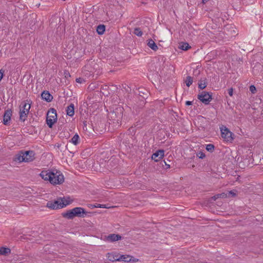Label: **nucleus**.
I'll return each mask as SVG.
<instances>
[{
	"label": "nucleus",
	"instance_id": "1",
	"mask_svg": "<svg viewBox=\"0 0 263 263\" xmlns=\"http://www.w3.org/2000/svg\"><path fill=\"white\" fill-rule=\"evenodd\" d=\"M40 176L45 181H49L53 185L61 184L64 181V177L63 174L56 170L54 171L48 170L47 171H42Z\"/></svg>",
	"mask_w": 263,
	"mask_h": 263
},
{
	"label": "nucleus",
	"instance_id": "2",
	"mask_svg": "<svg viewBox=\"0 0 263 263\" xmlns=\"http://www.w3.org/2000/svg\"><path fill=\"white\" fill-rule=\"evenodd\" d=\"M92 212H88L82 207H75L71 210H67L65 212L62 213L63 217L67 219H73L75 217L80 218H85L86 217H90Z\"/></svg>",
	"mask_w": 263,
	"mask_h": 263
},
{
	"label": "nucleus",
	"instance_id": "3",
	"mask_svg": "<svg viewBox=\"0 0 263 263\" xmlns=\"http://www.w3.org/2000/svg\"><path fill=\"white\" fill-rule=\"evenodd\" d=\"M123 111V107H119L109 114V124L111 125L114 128H118L121 126Z\"/></svg>",
	"mask_w": 263,
	"mask_h": 263
},
{
	"label": "nucleus",
	"instance_id": "4",
	"mask_svg": "<svg viewBox=\"0 0 263 263\" xmlns=\"http://www.w3.org/2000/svg\"><path fill=\"white\" fill-rule=\"evenodd\" d=\"M35 155L33 151L22 150L15 156L14 160L18 162H30L35 159Z\"/></svg>",
	"mask_w": 263,
	"mask_h": 263
},
{
	"label": "nucleus",
	"instance_id": "5",
	"mask_svg": "<svg viewBox=\"0 0 263 263\" xmlns=\"http://www.w3.org/2000/svg\"><path fill=\"white\" fill-rule=\"evenodd\" d=\"M31 101L28 100L22 102L19 112L20 120L21 121L24 122L26 120L31 108Z\"/></svg>",
	"mask_w": 263,
	"mask_h": 263
},
{
	"label": "nucleus",
	"instance_id": "6",
	"mask_svg": "<svg viewBox=\"0 0 263 263\" xmlns=\"http://www.w3.org/2000/svg\"><path fill=\"white\" fill-rule=\"evenodd\" d=\"M69 204V202L66 201L65 203L63 201L61 197H59L57 200L49 201L46 204V206L52 210L60 209Z\"/></svg>",
	"mask_w": 263,
	"mask_h": 263
},
{
	"label": "nucleus",
	"instance_id": "7",
	"mask_svg": "<svg viewBox=\"0 0 263 263\" xmlns=\"http://www.w3.org/2000/svg\"><path fill=\"white\" fill-rule=\"evenodd\" d=\"M57 121V111L54 108H50L47 114L46 124L49 128H52Z\"/></svg>",
	"mask_w": 263,
	"mask_h": 263
},
{
	"label": "nucleus",
	"instance_id": "8",
	"mask_svg": "<svg viewBox=\"0 0 263 263\" xmlns=\"http://www.w3.org/2000/svg\"><path fill=\"white\" fill-rule=\"evenodd\" d=\"M212 96L213 93L212 92L202 91L197 95V98L204 105H208L213 99Z\"/></svg>",
	"mask_w": 263,
	"mask_h": 263
},
{
	"label": "nucleus",
	"instance_id": "9",
	"mask_svg": "<svg viewBox=\"0 0 263 263\" xmlns=\"http://www.w3.org/2000/svg\"><path fill=\"white\" fill-rule=\"evenodd\" d=\"M133 257L131 256L130 255H121L119 257H118V255L115 256L114 257V259H110V261H122L124 262H136V259H133ZM138 260V259H137Z\"/></svg>",
	"mask_w": 263,
	"mask_h": 263
},
{
	"label": "nucleus",
	"instance_id": "10",
	"mask_svg": "<svg viewBox=\"0 0 263 263\" xmlns=\"http://www.w3.org/2000/svg\"><path fill=\"white\" fill-rule=\"evenodd\" d=\"M221 137L227 142H231L234 140V134L226 127L224 129L221 130Z\"/></svg>",
	"mask_w": 263,
	"mask_h": 263
},
{
	"label": "nucleus",
	"instance_id": "11",
	"mask_svg": "<svg viewBox=\"0 0 263 263\" xmlns=\"http://www.w3.org/2000/svg\"><path fill=\"white\" fill-rule=\"evenodd\" d=\"M12 110L11 109H8L5 111L3 115V123L5 125H9L10 123L11 118L12 116Z\"/></svg>",
	"mask_w": 263,
	"mask_h": 263
},
{
	"label": "nucleus",
	"instance_id": "12",
	"mask_svg": "<svg viewBox=\"0 0 263 263\" xmlns=\"http://www.w3.org/2000/svg\"><path fill=\"white\" fill-rule=\"evenodd\" d=\"M164 152L165 151L163 149H158L153 153L151 156V159L155 162H158L164 157Z\"/></svg>",
	"mask_w": 263,
	"mask_h": 263
},
{
	"label": "nucleus",
	"instance_id": "13",
	"mask_svg": "<svg viewBox=\"0 0 263 263\" xmlns=\"http://www.w3.org/2000/svg\"><path fill=\"white\" fill-rule=\"evenodd\" d=\"M122 239V236L118 234H111L105 236V240L108 242H112Z\"/></svg>",
	"mask_w": 263,
	"mask_h": 263
},
{
	"label": "nucleus",
	"instance_id": "14",
	"mask_svg": "<svg viewBox=\"0 0 263 263\" xmlns=\"http://www.w3.org/2000/svg\"><path fill=\"white\" fill-rule=\"evenodd\" d=\"M41 96L42 100L48 103L51 102L53 99V96L47 90L42 91Z\"/></svg>",
	"mask_w": 263,
	"mask_h": 263
},
{
	"label": "nucleus",
	"instance_id": "15",
	"mask_svg": "<svg viewBox=\"0 0 263 263\" xmlns=\"http://www.w3.org/2000/svg\"><path fill=\"white\" fill-rule=\"evenodd\" d=\"M118 142L124 144L126 146L128 145L129 144L128 140H127V135L124 134H120L119 136L118 137Z\"/></svg>",
	"mask_w": 263,
	"mask_h": 263
},
{
	"label": "nucleus",
	"instance_id": "16",
	"mask_svg": "<svg viewBox=\"0 0 263 263\" xmlns=\"http://www.w3.org/2000/svg\"><path fill=\"white\" fill-rule=\"evenodd\" d=\"M173 164V162L167 159L166 160H163L160 162V164L161 165L162 168L164 170H167L171 168V165Z\"/></svg>",
	"mask_w": 263,
	"mask_h": 263
},
{
	"label": "nucleus",
	"instance_id": "17",
	"mask_svg": "<svg viewBox=\"0 0 263 263\" xmlns=\"http://www.w3.org/2000/svg\"><path fill=\"white\" fill-rule=\"evenodd\" d=\"M66 114L69 117H73L74 114V105L73 103L69 105L66 109Z\"/></svg>",
	"mask_w": 263,
	"mask_h": 263
},
{
	"label": "nucleus",
	"instance_id": "18",
	"mask_svg": "<svg viewBox=\"0 0 263 263\" xmlns=\"http://www.w3.org/2000/svg\"><path fill=\"white\" fill-rule=\"evenodd\" d=\"M118 163V159L115 157H111L107 162V165L111 169L112 167H116Z\"/></svg>",
	"mask_w": 263,
	"mask_h": 263
},
{
	"label": "nucleus",
	"instance_id": "19",
	"mask_svg": "<svg viewBox=\"0 0 263 263\" xmlns=\"http://www.w3.org/2000/svg\"><path fill=\"white\" fill-rule=\"evenodd\" d=\"M208 82L206 78H201L198 83V88L201 90L204 89L207 86Z\"/></svg>",
	"mask_w": 263,
	"mask_h": 263
},
{
	"label": "nucleus",
	"instance_id": "20",
	"mask_svg": "<svg viewBox=\"0 0 263 263\" xmlns=\"http://www.w3.org/2000/svg\"><path fill=\"white\" fill-rule=\"evenodd\" d=\"M11 253V249L6 247H2L0 248V255L8 256Z\"/></svg>",
	"mask_w": 263,
	"mask_h": 263
},
{
	"label": "nucleus",
	"instance_id": "21",
	"mask_svg": "<svg viewBox=\"0 0 263 263\" xmlns=\"http://www.w3.org/2000/svg\"><path fill=\"white\" fill-rule=\"evenodd\" d=\"M148 42H147V46L151 48L154 51H156L158 49V47L157 45V44L155 43V42L151 39H148V40L147 41Z\"/></svg>",
	"mask_w": 263,
	"mask_h": 263
},
{
	"label": "nucleus",
	"instance_id": "22",
	"mask_svg": "<svg viewBox=\"0 0 263 263\" xmlns=\"http://www.w3.org/2000/svg\"><path fill=\"white\" fill-rule=\"evenodd\" d=\"M106 27L103 24H100L97 26L96 28L97 32L99 35H102L105 31Z\"/></svg>",
	"mask_w": 263,
	"mask_h": 263
},
{
	"label": "nucleus",
	"instance_id": "23",
	"mask_svg": "<svg viewBox=\"0 0 263 263\" xmlns=\"http://www.w3.org/2000/svg\"><path fill=\"white\" fill-rule=\"evenodd\" d=\"M69 142L73 144L74 145H77L80 143V137L79 135L76 133L73 137L69 140Z\"/></svg>",
	"mask_w": 263,
	"mask_h": 263
},
{
	"label": "nucleus",
	"instance_id": "24",
	"mask_svg": "<svg viewBox=\"0 0 263 263\" xmlns=\"http://www.w3.org/2000/svg\"><path fill=\"white\" fill-rule=\"evenodd\" d=\"M179 48L184 51H187L191 48V46L187 42H181Z\"/></svg>",
	"mask_w": 263,
	"mask_h": 263
},
{
	"label": "nucleus",
	"instance_id": "25",
	"mask_svg": "<svg viewBox=\"0 0 263 263\" xmlns=\"http://www.w3.org/2000/svg\"><path fill=\"white\" fill-rule=\"evenodd\" d=\"M205 149L208 152L212 153L215 149V146L213 144H208L206 145Z\"/></svg>",
	"mask_w": 263,
	"mask_h": 263
},
{
	"label": "nucleus",
	"instance_id": "26",
	"mask_svg": "<svg viewBox=\"0 0 263 263\" xmlns=\"http://www.w3.org/2000/svg\"><path fill=\"white\" fill-rule=\"evenodd\" d=\"M185 83L187 87H190L193 83V78L191 76H187Z\"/></svg>",
	"mask_w": 263,
	"mask_h": 263
},
{
	"label": "nucleus",
	"instance_id": "27",
	"mask_svg": "<svg viewBox=\"0 0 263 263\" xmlns=\"http://www.w3.org/2000/svg\"><path fill=\"white\" fill-rule=\"evenodd\" d=\"M134 33L138 36H141L143 34V32L140 28L137 27L135 28Z\"/></svg>",
	"mask_w": 263,
	"mask_h": 263
},
{
	"label": "nucleus",
	"instance_id": "28",
	"mask_svg": "<svg viewBox=\"0 0 263 263\" xmlns=\"http://www.w3.org/2000/svg\"><path fill=\"white\" fill-rule=\"evenodd\" d=\"M251 161V163H253V159L251 157H249V158H246L243 160V162L247 164V165H249L250 164V161Z\"/></svg>",
	"mask_w": 263,
	"mask_h": 263
},
{
	"label": "nucleus",
	"instance_id": "29",
	"mask_svg": "<svg viewBox=\"0 0 263 263\" xmlns=\"http://www.w3.org/2000/svg\"><path fill=\"white\" fill-rule=\"evenodd\" d=\"M196 156L199 158V159H203L205 157V154L201 152V151H200L198 153H197L196 154Z\"/></svg>",
	"mask_w": 263,
	"mask_h": 263
},
{
	"label": "nucleus",
	"instance_id": "30",
	"mask_svg": "<svg viewBox=\"0 0 263 263\" xmlns=\"http://www.w3.org/2000/svg\"><path fill=\"white\" fill-rule=\"evenodd\" d=\"M99 203H95V204H87V206L90 209L94 208H99Z\"/></svg>",
	"mask_w": 263,
	"mask_h": 263
},
{
	"label": "nucleus",
	"instance_id": "31",
	"mask_svg": "<svg viewBox=\"0 0 263 263\" xmlns=\"http://www.w3.org/2000/svg\"><path fill=\"white\" fill-rule=\"evenodd\" d=\"M249 90L252 93H256V87L253 85H251L250 87H249Z\"/></svg>",
	"mask_w": 263,
	"mask_h": 263
},
{
	"label": "nucleus",
	"instance_id": "32",
	"mask_svg": "<svg viewBox=\"0 0 263 263\" xmlns=\"http://www.w3.org/2000/svg\"><path fill=\"white\" fill-rule=\"evenodd\" d=\"M227 194L229 197L231 196L232 197H234L236 196V194L234 191H229Z\"/></svg>",
	"mask_w": 263,
	"mask_h": 263
},
{
	"label": "nucleus",
	"instance_id": "33",
	"mask_svg": "<svg viewBox=\"0 0 263 263\" xmlns=\"http://www.w3.org/2000/svg\"><path fill=\"white\" fill-rule=\"evenodd\" d=\"M217 196H219V198H224L228 197V194L227 193H222L221 194H218Z\"/></svg>",
	"mask_w": 263,
	"mask_h": 263
},
{
	"label": "nucleus",
	"instance_id": "34",
	"mask_svg": "<svg viewBox=\"0 0 263 263\" xmlns=\"http://www.w3.org/2000/svg\"><path fill=\"white\" fill-rule=\"evenodd\" d=\"M76 81L79 83H82L85 82V80L82 78H78L76 79Z\"/></svg>",
	"mask_w": 263,
	"mask_h": 263
},
{
	"label": "nucleus",
	"instance_id": "35",
	"mask_svg": "<svg viewBox=\"0 0 263 263\" xmlns=\"http://www.w3.org/2000/svg\"><path fill=\"white\" fill-rule=\"evenodd\" d=\"M99 208H105V209H108L110 208V206H108L107 204H99Z\"/></svg>",
	"mask_w": 263,
	"mask_h": 263
},
{
	"label": "nucleus",
	"instance_id": "36",
	"mask_svg": "<svg viewBox=\"0 0 263 263\" xmlns=\"http://www.w3.org/2000/svg\"><path fill=\"white\" fill-rule=\"evenodd\" d=\"M4 76V71L3 69L0 70V82L3 78Z\"/></svg>",
	"mask_w": 263,
	"mask_h": 263
},
{
	"label": "nucleus",
	"instance_id": "37",
	"mask_svg": "<svg viewBox=\"0 0 263 263\" xmlns=\"http://www.w3.org/2000/svg\"><path fill=\"white\" fill-rule=\"evenodd\" d=\"M228 93L230 96L232 97L233 95V88L232 87L228 89Z\"/></svg>",
	"mask_w": 263,
	"mask_h": 263
},
{
	"label": "nucleus",
	"instance_id": "38",
	"mask_svg": "<svg viewBox=\"0 0 263 263\" xmlns=\"http://www.w3.org/2000/svg\"><path fill=\"white\" fill-rule=\"evenodd\" d=\"M83 129L85 130H87L86 121H84L83 122Z\"/></svg>",
	"mask_w": 263,
	"mask_h": 263
},
{
	"label": "nucleus",
	"instance_id": "39",
	"mask_svg": "<svg viewBox=\"0 0 263 263\" xmlns=\"http://www.w3.org/2000/svg\"><path fill=\"white\" fill-rule=\"evenodd\" d=\"M219 198V196H217V195H215L213 196V197H212L211 199L214 201H215L216 199H217Z\"/></svg>",
	"mask_w": 263,
	"mask_h": 263
},
{
	"label": "nucleus",
	"instance_id": "40",
	"mask_svg": "<svg viewBox=\"0 0 263 263\" xmlns=\"http://www.w3.org/2000/svg\"><path fill=\"white\" fill-rule=\"evenodd\" d=\"M193 104V102L192 101H186L185 102V105L186 106H190V105H192Z\"/></svg>",
	"mask_w": 263,
	"mask_h": 263
},
{
	"label": "nucleus",
	"instance_id": "41",
	"mask_svg": "<svg viewBox=\"0 0 263 263\" xmlns=\"http://www.w3.org/2000/svg\"><path fill=\"white\" fill-rule=\"evenodd\" d=\"M95 87V85L94 84H91L89 86V88H90L91 89H93Z\"/></svg>",
	"mask_w": 263,
	"mask_h": 263
},
{
	"label": "nucleus",
	"instance_id": "42",
	"mask_svg": "<svg viewBox=\"0 0 263 263\" xmlns=\"http://www.w3.org/2000/svg\"><path fill=\"white\" fill-rule=\"evenodd\" d=\"M108 88V87L107 85H104L102 87V89L104 90H106Z\"/></svg>",
	"mask_w": 263,
	"mask_h": 263
},
{
	"label": "nucleus",
	"instance_id": "43",
	"mask_svg": "<svg viewBox=\"0 0 263 263\" xmlns=\"http://www.w3.org/2000/svg\"><path fill=\"white\" fill-rule=\"evenodd\" d=\"M65 74H66L65 77H67V76H68L69 77H70V75L68 72H65Z\"/></svg>",
	"mask_w": 263,
	"mask_h": 263
},
{
	"label": "nucleus",
	"instance_id": "44",
	"mask_svg": "<svg viewBox=\"0 0 263 263\" xmlns=\"http://www.w3.org/2000/svg\"><path fill=\"white\" fill-rule=\"evenodd\" d=\"M202 3L205 4V3L208 2L209 0H202Z\"/></svg>",
	"mask_w": 263,
	"mask_h": 263
},
{
	"label": "nucleus",
	"instance_id": "45",
	"mask_svg": "<svg viewBox=\"0 0 263 263\" xmlns=\"http://www.w3.org/2000/svg\"><path fill=\"white\" fill-rule=\"evenodd\" d=\"M129 131L132 130V132H134V128H133V127H131V128H130L129 129Z\"/></svg>",
	"mask_w": 263,
	"mask_h": 263
},
{
	"label": "nucleus",
	"instance_id": "46",
	"mask_svg": "<svg viewBox=\"0 0 263 263\" xmlns=\"http://www.w3.org/2000/svg\"><path fill=\"white\" fill-rule=\"evenodd\" d=\"M110 259H114V258H110V259H109V260H110Z\"/></svg>",
	"mask_w": 263,
	"mask_h": 263
}]
</instances>
